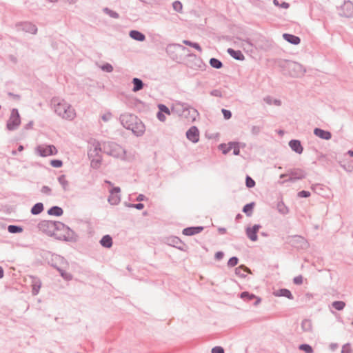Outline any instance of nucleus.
<instances>
[{"label":"nucleus","instance_id":"1","mask_svg":"<svg viewBox=\"0 0 353 353\" xmlns=\"http://www.w3.org/2000/svg\"><path fill=\"white\" fill-rule=\"evenodd\" d=\"M51 104L54 105L55 113L63 119L72 121L76 117V112L72 105L65 100L53 97Z\"/></svg>","mask_w":353,"mask_h":353},{"label":"nucleus","instance_id":"2","mask_svg":"<svg viewBox=\"0 0 353 353\" xmlns=\"http://www.w3.org/2000/svg\"><path fill=\"white\" fill-rule=\"evenodd\" d=\"M282 67L285 75L294 78L301 77L306 72V69L303 65L293 61H285Z\"/></svg>","mask_w":353,"mask_h":353},{"label":"nucleus","instance_id":"3","mask_svg":"<svg viewBox=\"0 0 353 353\" xmlns=\"http://www.w3.org/2000/svg\"><path fill=\"white\" fill-rule=\"evenodd\" d=\"M37 227L43 233L55 238L57 231L63 228V223L56 221L43 220L38 223Z\"/></svg>","mask_w":353,"mask_h":353},{"label":"nucleus","instance_id":"4","mask_svg":"<svg viewBox=\"0 0 353 353\" xmlns=\"http://www.w3.org/2000/svg\"><path fill=\"white\" fill-rule=\"evenodd\" d=\"M103 152L113 157H121L125 154V150L119 144L113 141L102 143Z\"/></svg>","mask_w":353,"mask_h":353},{"label":"nucleus","instance_id":"5","mask_svg":"<svg viewBox=\"0 0 353 353\" xmlns=\"http://www.w3.org/2000/svg\"><path fill=\"white\" fill-rule=\"evenodd\" d=\"M55 239L66 242H76L78 235L74 230L63 223V228L59 230L56 234Z\"/></svg>","mask_w":353,"mask_h":353},{"label":"nucleus","instance_id":"6","mask_svg":"<svg viewBox=\"0 0 353 353\" xmlns=\"http://www.w3.org/2000/svg\"><path fill=\"white\" fill-rule=\"evenodd\" d=\"M287 243L297 250H306L309 247L307 241L304 237L299 235L288 236Z\"/></svg>","mask_w":353,"mask_h":353},{"label":"nucleus","instance_id":"7","mask_svg":"<svg viewBox=\"0 0 353 353\" xmlns=\"http://www.w3.org/2000/svg\"><path fill=\"white\" fill-rule=\"evenodd\" d=\"M178 49H181L183 51L189 50L186 47H184L181 44L171 43L167 46L165 52L172 60L178 61L179 59H180V57L177 53Z\"/></svg>","mask_w":353,"mask_h":353},{"label":"nucleus","instance_id":"8","mask_svg":"<svg viewBox=\"0 0 353 353\" xmlns=\"http://www.w3.org/2000/svg\"><path fill=\"white\" fill-rule=\"evenodd\" d=\"M21 123V118L19 111L17 108H13L11 111L10 117L7 121L6 128L8 130H16Z\"/></svg>","mask_w":353,"mask_h":353},{"label":"nucleus","instance_id":"9","mask_svg":"<svg viewBox=\"0 0 353 353\" xmlns=\"http://www.w3.org/2000/svg\"><path fill=\"white\" fill-rule=\"evenodd\" d=\"M36 152L39 156L46 157L57 154L58 150L54 145H40L36 148Z\"/></svg>","mask_w":353,"mask_h":353},{"label":"nucleus","instance_id":"10","mask_svg":"<svg viewBox=\"0 0 353 353\" xmlns=\"http://www.w3.org/2000/svg\"><path fill=\"white\" fill-rule=\"evenodd\" d=\"M339 15L341 17H353V3L350 1H345L339 8Z\"/></svg>","mask_w":353,"mask_h":353},{"label":"nucleus","instance_id":"11","mask_svg":"<svg viewBox=\"0 0 353 353\" xmlns=\"http://www.w3.org/2000/svg\"><path fill=\"white\" fill-rule=\"evenodd\" d=\"M121 125L126 129L130 130L134 122L137 121V117L132 114H122L119 117Z\"/></svg>","mask_w":353,"mask_h":353},{"label":"nucleus","instance_id":"12","mask_svg":"<svg viewBox=\"0 0 353 353\" xmlns=\"http://www.w3.org/2000/svg\"><path fill=\"white\" fill-rule=\"evenodd\" d=\"M306 176V172L300 168L290 170L289 171V179L285 181L294 182L296 180L303 179Z\"/></svg>","mask_w":353,"mask_h":353},{"label":"nucleus","instance_id":"13","mask_svg":"<svg viewBox=\"0 0 353 353\" xmlns=\"http://www.w3.org/2000/svg\"><path fill=\"white\" fill-rule=\"evenodd\" d=\"M261 228V225L260 224H254L252 227H247L245 228L247 237L252 241H256L258 240L257 233Z\"/></svg>","mask_w":353,"mask_h":353},{"label":"nucleus","instance_id":"14","mask_svg":"<svg viewBox=\"0 0 353 353\" xmlns=\"http://www.w3.org/2000/svg\"><path fill=\"white\" fill-rule=\"evenodd\" d=\"M48 263L52 267L57 270V268L65 267L67 265V261L63 256L58 254H53L52 255V259Z\"/></svg>","mask_w":353,"mask_h":353},{"label":"nucleus","instance_id":"15","mask_svg":"<svg viewBox=\"0 0 353 353\" xmlns=\"http://www.w3.org/2000/svg\"><path fill=\"white\" fill-rule=\"evenodd\" d=\"M187 139L194 143L199 141V130L196 126H191L186 132Z\"/></svg>","mask_w":353,"mask_h":353},{"label":"nucleus","instance_id":"16","mask_svg":"<svg viewBox=\"0 0 353 353\" xmlns=\"http://www.w3.org/2000/svg\"><path fill=\"white\" fill-rule=\"evenodd\" d=\"M17 26L18 27H20L21 29L26 32L35 34L37 32V26L30 22H28V21L21 22V23H18Z\"/></svg>","mask_w":353,"mask_h":353},{"label":"nucleus","instance_id":"17","mask_svg":"<svg viewBox=\"0 0 353 353\" xmlns=\"http://www.w3.org/2000/svg\"><path fill=\"white\" fill-rule=\"evenodd\" d=\"M130 130L137 137L141 136L145 132L144 124L137 118V121L134 122L133 125L130 128Z\"/></svg>","mask_w":353,"mask_h":353},{"label":"nucleus","instance_id":"18","mask_svg":"<svg viewBox=\"0 0 353 353\" xmlns=\"http://www.w3.org/2000/svg\"><path fill=\"white\" fill-rule=\"evenodd\" d=\"M240 297L247 301H250L254 299L255 301L254 302V305H257L261 302V299L260 297L256 296L255 294L248 291L242 292L240 294Z\"/></svg>","mask_w":353,"mask_h":353},{"label":"nucleus","instance_id":"19","mask_svg":"<svg viewBox=\"0 0 353 353\" xmlns=\"http://www.w3.org/2000/svg\"><path fill=\"white\" fill-rule=\"evenodd\" d=\"M179 104L181 106L183 112L185 113V112H188V114L190 116V119L192 120H194L196 117L198 116V111L194 108L190 107L189 104L186 103H180Z\"/></svg>","mask_w":353,"mask_h":353},{"label":"nucleus","instance_id":"20","mask_svg":"<svg viewBox=\"0 0 353 353\" xmlns=\"http://www.w3.org/2000/svg\"><path fill=\"white\" fill-rule=\"evenodd\" d=\"M290 148L294 152L301 154L303 151V147L301 144V142L298 139H292L289 141L288 143Z\"/></svg>","mask_w":353,"mask_h":353},{"label":"nucleus","instance_id":"21","mask_svg":"<svg viewBox=\"0 0 353 353\" xmlns=\"http://www.w3.org/2000/svg\"><path fill=\"white\" fill-rule=\"evenodd\" d=\"M204 228L203 226H191L184 228L182 234L185 236H192L201 232Z\"/></svg>","mask_w":353,"mask_h":353},{"label":"nucleus","instance_id":"22","mask_svg":"<svg viewBox=\"0 0 353 353\" xmlns=\"http://www.w3.org/2000/svg\"><path fill=\"white\" fill-rule=\"evenodd\" d=\"M314 134L324 140H330L332 138V133L330 131L319 128L314 129Z\"/></svg>","mask_w":353,"mask_h":353},{"label":"nucleus","instance_id":"23","mask_svg":"<svg viewBox=\"0 0 353 353\" xmlns=\"http://www.w3.org/2000/svg\"><path fill=\"white\" fill-rule=\"evenodd\" d=\"M283 38L285 41L293 45H298L301 43L300 37L292 34L284 33L283 34Z\"/></svg>","mask_w":353,"mask_h":353},{"label":"nucleus","instance_id":"24","mask_svg":"<svg viewBox=\"0 0 353 353\" xmlns=\"http://www.w3.org/2000/svg\"><path fill=\"white\" fill-rule=\"evenodd\" d=\"M227 52L234 59L238 61H243L245 56L243 52L239 50H234L233 48H228Z\"/></svg>","mask_w":353,"mask_h":353},{"label":"nucleus","instance_id":"25","mask_svg":"<svg viewBox=\"0 0 353 353\" xmlns=\"http://www.w3.org/2000/svg\"><path fill=\"white\" fill-rule=\"evenodd\" d=\"M274 295L276 296L286 297L290 300H292L294 296L292 292L286 288H281L274 292Z\"/></svg>","mask_w":353,"mask_h":353},{"label":"nucleus","instance_id":"26","mask_svg":"<svg viewBox=\"0 0 353 353\" xmlns=\"http://www.w3.org/2000/svg\"><path fill=\"white\" fill-rule=\"evenodd\" d=\"M168 244L178 248L180 250H183L185 245L183 241L177 236H172L168 239Z\"/></svg>","mask_w":353,"mask_h":353},{"label":"nucleus","instance_id":"27","mask_svg":"<svg viewBox=\"0 0 353 353\" xmlns=\"http://www.w3.org/2000/svg\"><path fill=\"white\" fill-rule=\"evenodd\" d=\"M129 35L132 39L136 40L137 41H143L145 40V35L141 32L137 30H130L129 32Z\"/></svg>","mask_w":353,"mask_h":353},{"label":"nucleus","instance_id":"28","mask_svg":"<svg viewBox=\"0 0 353 353\" xmlns=\"http://www.w3.org/2000/svg\"><path fill=\"white\" fill-rule=\"evenodd\" d=\"M189 57H194V63L193 65H190V68L194 69H201L203 70L206 65L203 62L202 59L197 57L194 54H190Z\"/></svg>","mask_w":353,"mask_h":353},{"label":"nucleus","instance_id":"29","mask_svg":"<svg viewBox=\"0 0 353 353\" xmlns=\"http://www.w3.org/2000/svg\"><path fill=\"white\" fill-rule=\"evenodd\" d=\"M47 213L50 216H60L63 214V210L57 205H54L48 210Z\"/></svg>","mask_w":353,"mask_h":353},{"label":"nucleus","instance_id":"30","mask_svg":"<svg viewBox=\"0 0 353 353\" xmlns=\"http://www.w3.org/2000/svg\"><path fill=\"white\" fill-rule=\"evenodd\" d=\"M132 83L133 84L132 91L134 92L142 90L145 85L143 81L141 79L137 77L132 79Z\"/></svg>","mask_w":353,"mask_h":353},{"label":"nucleus","instance_id":"31","mask_svg":"<svg viewBox=\"0 0 353 353\" xmlns=\"http://www.w3.org/2000/svg\"><path fill=\"white\" fill-rule=\"evenodd\" d=\"M112 243V238L109 234L104 235L100 240V244L105 248H110Z\"/></svg>","mask_w":353,"mask_h":353},{"label":"nucleus","instance_id":"32","mask_svg":"<svg viewBox=\"0 0 353 353\" xmlns=\"http://www.w3.org/2000/svg\"><path fill=\"white\" fill-rule=\"evenodd\" d=\"M41 286V282L40 279L37 277H33L32 283V293L33 295H37L39 293Z\"/></svg>","mask_w":353,"mask_h":353},{"label":"nucleus","instance_id":"33","mask_svg":"<svg viewBox=\"0 0 353 353\" xmlns=\"http://www.w3.org/2000/svg\"><path fill=\"white\" fill-rule=\"evenodd\" d=\"M301 329L304 332H312V321L308 319H305L301 322Z\"/></svg>","mask_w":353,"mask_h":353},{"label":"nucleus","instance_id":"34","mask_svg":"<svg viewBox=\"0 0 353 353\" xmlns=\"http://www.w3.org/2000/svg\"><path fill=\"white\" fill-rule=\"evenodd\" d=\"M44 210L43 204L41 202L35 203L31 208L30 212L33 215L41 214Z\"/></svg>","mask_w":353,"mask_h":353},{"label":"nucleus","instance_id":"35","mask_svg":"<svg viewBox=\"0 0 353 353\" xmlns=\"http://www.w3.org/2000/svg\"><path fill=\"white\" fill-rule=\"evenodd\" d=\"M254 206H255L254 202H251V203H247L243 207L242 211L243 213L245 214V215L247 216H251L252 215Z\"/></svg>","mask_w":353,"mask_h":353},{"label":"nucleus","instance_id":"36","mask_svg":"<svg viewBox=\"0 0 353 353\" xmlns=\"http://www.w3.org/2000/svg\"><path fill=\"white\" fill-rule=\"evenodd\" d=\"M248 270L249 268H247L245 265H241L240 266L235 268V274L241 278H244L245 277L244 272H246Z\"/></svg>","mask_w":353,"mask_h":353},{"label":"nucleus","instance_id":"37","mask_svg":"<svg viewBox=\"0 0 353 353\" xmlns=\"http://www.w3.org/2000/svg\"><path fill=\"white\" fill-rule=\"evenodd\" d=\"M276 209L278 212L283 215L287 214L289 212L288 208L285 205L283 201L278 202Z\"/></svg>","mask_w":353,"mask_h":353},{"label":"nucleus","instance_id":"38","mask_svg":"<svg viewBox=\"0 0 353 353\" xmlns=\"http://www.w3.org/2000/svg\"><path fill=\"white\" fill-rule=\"evenodd\" d=\"M8 231L11 234H19L23 231V228L21 225H10L8 226Z\"/></svg>","mask_w":353,"mask_h":353},{"label":"nucleus","instance_id":"39","mask_svg":"<svg viewBox=\"0 0 353 353\" xmlns=\"http://www.w3.org/2000/svg\"><path fill=\"white\" fill-rule=\"evenodd\" d=\"M211 67L215 69H221L223 67V63L216 58H211L209 61Z\"/></svg>","mask_w":353,"mask_h":353},{"label":"nucleus","instance_id":"40","mask_svg":"<svg viewBox=\"0 0 353 353\" xmlns=\"http://www.w3.org/2000/svg\"><path fill=\"white\" fill-rule=\"evenodd\" d=\"M90 160V166L94 169H98L99 168L101 162H102V158L101 156H99L97 158H91Z\"/></svg>","mask_w":353,"mask_h":353},{"label":"nucleus","instance_id":"41","mask_svg":"<svg viewBox=\"0 0 353 353\" xmlns=\"http://www.w3.org/2000/svg\"><path fill=\"white\" fill-rule=\"evenodd\" d=\"M64 267H61L60 268H57V271L59 272L61 276L66 281H70L72 279V276L71 274L65 272L63 270Z\"/></svg>","mask_w":353,"mask_h":353},{"label":"nucleus","instance_id":"42","mask_svg":"<svg viewBox=\"0 0 353 353\" xmlns=\"http://www.w3.org/2000/svg\"><path fill=\"white\" fill-rule=\"evenodd\" d=\"M332 306L338 311L343 310L345 307V303L342 301H335L332 302Z\"/></svg>","mask_w":353,"mask_h":353},{"label":"nucleus","instance_id":"43","mask_svg":"<svg viewBox=\"0 0 353 353\" xmlns=\"http://www.w3.org/2000/svg\"><path fill=\"white\" fill-rule=\"evenodd\" d=\"M108 201L111 205H117L121 201L120 196L119 194H110Z\"/></svg>","mask_w":353,"mask_h":353},{"label":"nucleus","instance_id":"44","mask_svg":"<svg viewBox=\"0 0 353 353\" xmlns=\"http://www.w3.org/2000/svg\"><path fill=\"white\" fill-rule=\"evenodd\" d=\"M183 43L186 46L194 48V49L197 50L199 52H201L202 50L201 46L198 43L192 42L190 40H183Z\"/></svg>","mask_w":353,"mask_h":353},{"label":"nucleus","instance_id":"45","mask_svg":"<svg viewBox=\"0 0 353 353\" xmlns=\"http://www.w3.org/2000/svg\"><path fill=\"white\" fill-rule=\"evenodd\" d=\"M264 101L268 105H272V103L277 106H279L281 105V101L280 100L273 99L270 96H268V97H265Z\"/></svg>","mask_w":353,"mask_h":353},{"label":"nucleus","instance_id":"46","mask_svg":"<svg viewBox=\"0 0 353 353\" xmlns=\"http://www.w3.org/2000/svg\"><path fill=\"white\" fill-rule=\"evenodd\" d=\"M299 349L305 352V353H314L312 347L307 343L301 344L299 347Z\"/></svg>","mask_w":353,"mask_h":353},{"label":"nucleus","instance_id":"47","mask_svg":"<svg viewBox=\"0 0 353 353\" xmlns=\"http://www.w3.org/2000/svg\"><path fill=\"white\" fill-rule=\"evenodd\" d=\"M103 10L105 14L109 15L111 18H113V19L119 18V13H117V12H115L108 8H104Z\"/></svg>","mask_w":353,"mask_h":353},{"label":"nucleus","instance_id":"48","mask_svg":"<svg viewBox=\"0 0 353 353\" xmlns=\"http://www.w3.org/2000/svg\"><path fill=\"white\" fill-rule=\"evenodd\" d=\"M58 181L61 185L64 190H67L68 186V181L65 179V176L64 174L60 175L58 177Z\"/></svg>","mask_w":353,"mask_h":353},{"label":"nucleus","instance_id":"49","mask_svg":"<svg viewBox=\"0 0 353 353\" xmlns=\"http://www.w3.org/2000/svg\"><path fill=\"white\" fill-rule=\"evenodd\" d=\"M158 108H159V111L164 114H166L170 115L171 114L170 109L165 104H162V103L158 104Z\"/></svg>","mask_w":353,"mask_h":353},{"label":"nucleus","instance_id":"50","mask_svg":"<svg viewBox=\"0 0 353 353\" xmlns=\"http://www.w3.org/2000/svg\"><path fill=\"white\" fill-rule=\"evenodd\" d=\"M245 185L246 187L248 188H254L256 185V183L254 180L250 177V176L247 175L245 177Z\"/></svg>","mask_w":353,"mask_h":353},{"label":"nucleus","instance_id":"51","mask_svg":"<svg viewBox=\"0 0 353 353\" xmlns=\"http://www.w3.org/2000/svg\"><path fill=\"white\" fill-rule=\"evenodd\" d=\"M173 9L177 12H181L183 5L181 1H175L172 3Z\"/></svg>","mask_w":353,"mask_h":353},{"label":"nucleus","instance_id":"52","mask_svg":"<svg viewBox=\"0 0 353 353\" xmlns=\"http://www.w3.org/2000/svg\"><path fill=\"white\" fill-rule=\"evenodd\" d=\"M239 263V259L236 256H232L230 258V259L228 261V266L229 268H233L236 266Z\"/></svg>","mask_w":353,"mask_h":353},{"label":"nucleus","instance_id":"53","mask_svg":"<svg viewBox=\"0 0 353 353\" xmlns=\"http://www.w3.org/2000/svg\"><path fill=\"white\" fill-rule=\"evenodd\" d=\"M50 165L54 168H59L63 165V161L60 159H52L50 161Z\"/></svg>","mask_w":353,"mask_h":353},{"label":"nucleus","instance_id":"54","mask_svg":"<svg viewBox=\"0 0 353 353\" xmlns=\"http://www.w3.org/2000/svg\"><path fill=\"white\" fill-rule=\"evenodd\" d=\"M125 205L132 208H136L139 210H142L144 208V205L142 203H126Z\"/></svg>","mask_w":353,"mask_h":353},{"label":"nucleus","instance_id":"55","mask_svg":"<svg viewBox=\"0 0 353 353\" xmlns=\"http://www.w3.org/2000/svg\"><path fill=\"white\" fill-rule=\"evenodd\" d=\"M273 3L276 6H279V7H281L282 8H285V9H287L290 7V4L287 2H282V3H279V0H273Z\"/></svg>","mask_w":353,"mask_h":353},{"label":"nucleus","instance_id":"56","mask_svg":"<svg viewBox=\"0 0 353 353\" xmlns=\"http://www.w3.org/2000/svg\"><path fill=\"white\" fill-rule=\"evenodd\" d=\"M93 146H94L93 152H98V154H99V152H103L102 143H101L100 142H99V141L95 142L93 144Z\"/></svg>","mask_w":353,"mask_h":353},{"label":"nucleus","instance_id":"57","mask_svg":"<svg viewBox=\"0 0 353 353\" xmlns=\"http://www.w3.org/2000/svg\"><path fill=\"white\" fill-rule=\"evenodd\" d=\"M222 114L225 119L228 120L232 117V112L227 109H221Z\"/></svg>","mask_w":353,"mask_h":353},{"label":"nucleus","instance_id":"58","mask_svg":"<svg viewBox=\"0 0 353 353\" xmlns=\"http://www.w3.org/2000/svg\"><path fill=\"white\" fill-rule=\"evenodd\" d=\"M223 154H226L231 150V147H227L225 143H221L219 146Z\"/></svg>","mask_w":353,"mask_h":353},{"label":"nucleus","instance_id":"59","mask_svg":"<svg viewBox=\"0 0 353 353\" xmlns=\"http://www.w3.org/2000/svg\"><path fill=\"white\" fill-rule=\"evenodd\" d=\"M101 69L107 72H111L113 71V67L110 63H106L101 66Z\"/></svg>","mask_w":353,"mask_h":353},{"label":"nucleus","instance_id":"60","mask_svg":"<svg viewBox=\"0 0 353 353\" xmlns=\"http://www.w3.org/2000/svg\"><path fill=\"white\" fill-rule=\"evenodd\" d=\"M311 195L310 192L307 190H301L298 192L297 196L300 198H307Z\"/></svg>","mask_w":353,"mask_h":353},{"label":"nucleus","instance_id":"61","mask_svg":"<svg viewBox=\"0 0 353 353\" xmlns=\"http://www.w3.org/2000/svg\"><path fill=\"white\" fill-rule=\"evenodd\" d=\"M224 349L221 346H215L212 347L211 353H224Z\"/></svg>","mask_w":353,"mask_h":353},{"label":"nucleus","instance_id":"62","mask_svg":"<svg viewBox=\"0 0 353 353\" xmlns=\"http://www.w3.org/2000/svg\"><path fill=\"white\" fill-rule=\"evenodd\" d=\"M351 352V347L350 343H346L343 345L341 353H350Z\"/></svg>","mask_w":353,"mask_h":353},{"label":"nucleus","instance_id":"63","mask_svg":"<svg viewBox=\"0 0 353 353\" xmlns=\"http://www.w3.org/2000/svg\"><path fill=\"white\" fill-rule=\"evenodd\" d=\"M210 95L216 97H222V92L220 90L215 89V90H212L210 92Z\"/></svg>","mask_w":353,"mask_h":353},{"label":"nucleus","instance_id":"64","mask_svg":"<svg viewBox=\"0 0 353 353\" xmlns=\"http://www.w3.org/2000/svg\"><path fill=\"white\" fill-rule=\"evenodd\" d=\"M293 282L296 285H301L303 283V276L301 275L295 276L293 279Z\"/></svg>","mask_w":353,"mask_h":353}]
</instances>
